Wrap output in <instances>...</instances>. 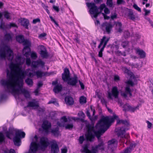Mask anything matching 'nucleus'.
<instances>
[{
    "label": "nucleus",
    "mask_w": 153,
    "mask_h": 153,
    "mask_svg": "<svg viewBox=\"0 0 153 153\" xmlns=\"http://www.w3.org/2000/svg\"><path fill=\"white\" fill-rule=\"evenodd\" d=\"M13 52L10 47L5 45L0 49V57L5 60L6 59L10 62L9 67L10 71L7 69V78L2 79L0 82L4 89L13 87H23V79L25 74V71H22L12 62L13 57Z\"/></svg>",
    "instance_id": "obj_1"
},
{
    "label": "nucleus",
    "mask_w": 153,
    "mask_h": 153,
    "mask_svg": "<svg viewBox=\"0 0 153 153\" xmlns=\"http://www.w3.org/2000/svg\"><path fill=\"white\" fill-rule=\"evenodd\" d=\"M117 118H118V117L116 115H114L111 117H102L98 124L100 126V130L98 131L95 130L94 127L88 126H87V133L85 134L87 140L90 142L93 141L95 136H96L99 143L95 147H92L91 151L88 149L87 145H85L83 147V152L85 153H96L98 150H104V144L100 137L102 134L104 133L110 126L111 123H113L115 119Z\"/></svg>",
    "instance_id": "obj_2"
},
{
    "label": "nucleus",
    "mask_w": 153,
    "mask_h": 153,
    "mask_svg": "<svg viewBox=\"0 0 153 153\" xmlns=\"http://www.w3.org/2000/svg\"><path fill=\"white\" fill-rule=\"evenodd\" d=\"M22 87L18 86L17 88V87H13L12 88L5 89L4 93H1L0 94V101H1L7 98V96L5 93L6 92L11 93L15 97L16 96H19L20 94H22L26 98H29L30 95L29 92L25 89L22 88Z\"/></svg>",
    "instance_id": "obj_3"
},
{
    "label": "nucleus",
    "mask_w": 153,
    "mask_h": 153,
    "mask_svg": "<svg viewBox=\"0 0 153 153\" xmlns=\"http://www.w3.org/2000/svg\"><path fill=\"white\" fill-rule=\"evenodd\" d=\"M14 132L15 133V136L13 138V141L16 146H19L20 145L21 138H24L25 134L24 132L22 131L21 130H18L13 128H10L8 131L5 132L6 137L10 139H11L10 136L13 135Z\"/></svg>",
    "instance_id": "obj_4"
},
{
    "label": "nucleus",
    "mask_w": 153,
    "mask_h": 153,
    "mask_svg": "<svg viewBox=\"0 0 153 153\" xmlns=\"http://www.w3.org/2000/svg\"><path fill=\"white\" fill-rule=\"evenodd\" d=\"M62 78L64 82H67L68 85L72 87L76 86L78 82V77L76 75L74 77H70V71L67 68H65L62 74Z\"/></svg>",
    "instance_id": "obj_5"
},
{
    "label": "nucleus",
    "mask_w": 153,
    "mask_h": 153,
    "mask_svg": "<svg viewBox=\"0 0 153 153\" xmlns=\"http://www.w3.org/2000/svg\"><path fill=\"white\" fill-rule=\"evenodd\" d=\"M126 83L127 85L125 88V91L122 92L121 93V96L125 98L127 97L128 94H129L130 96H132V94L129 85L133 86L134 85V82L131 80L128 81L126 82Z\"/></svg>",
    "instance_id": "obj_6"
},
{
    "label": "nucleus",
    "mask_w": 153,
    "mask_h": 153,
    "mask_svg": "<svg viewBox=\"0 0 153 153\" xmlns=\"http://www.w3.org/2000/svg\"><path fill=\"white\" fill-rule=\"evenodd\" d=\"M128 129L122 127L118 131L117 134L118 137L120 138L119 142L122 143H124V139H128V134H125L126 131Z\"/></svg>",
    "instance_id": "obj_7"
},
{
    "label": "nucleus",
    "mask_w": 153,
    "mask_h": 153,
    "mask_svg": "<svg viewBox=\"0 0 153 153\" xmlns=\"http://www.w3.org/2000/svg\"><path fill=\"white\" fill-rule=\"evenodd\" d=\"M22 43L25 46L23 49V53L25 56L27 57L30 51V47L31 46V43L27 39H25Z\"/></svg>",
    "instance_id": "obj_8"
},
{
    "label": "nucleus",
    "mask_w": 153,
    "mask_h": 153,
    "mask_svg": "<svg viewBox=\"0 0 153 153\" xmlns=\"http://www.w3.org/2000/svg\"><path fill=\"white\" fill-rule=\"evenodd\" d=\"M51 153H58L59 148L57 142L53 140L51 142Z\"/></svg>",
    "instance_id": "obj_9"
},
{
    "label": "nucleus",
    "mask_w": 153,
    "mask_h": 153,
    "mask_svg": "<svg viewBox=\"0 0 153 153\" xmlns=\"http://www.w3.org/2000/svg\"><path fill=\"white\" fill-rule=\"evenodd\" d=\"M86 5L90 9L89 11L91 14L96 13L99 11V7H98L94 3H87Z\"/></svg>",
    "instance_id": "obj_10"
},
{
    "label": "nucleus",
    "mask_w": 153,
    "mask_h": 153,
    "mask_svg": "<svg viewBox=\"0 0 153 153\" xmlns=\"http://www.w3.org/2000/svg\"><path fill=\"white\" fill-rule=\"evenodd\" d=\"M119 93V92L117 87L115 86L114 87L112 88L111 93L110 92H108V97L109 99H112V96H113L115 98H117L118 97Z\"/></svg>",
    "instance_id": "obj_11"
},
{
    "label": "nucleus",
    "mask_w": 153,
    "mask_h": 153,
    "mask_svg": "<svg viewBox=\"0 0 153 153\" xmlns=\"http://www.w3.org/2000/svg\"><path fill=\"white\" fill-rule=\"evenodd\" d=\"M112 27L113 25L112 24L107 22L103 23L101 25V29L103 30H105L108 33L110 32Z\"/></svg>",
    "instance_id": "obj_12"
},
{
    "label": "nucleus",
    "mask_w": 153,
    "mask_h": 153,
    "mask_svg": "<svg viewBox=\"0 0 153 153\" xmlns=\"http://www.w3.org/2000/svg\"><path fill=\"white\" fill-rule=\"evenodd\" d=\"M45 62L41 59H39L36 61H33L31 64V67L32 68H38L39 65L43 68L45 65Z\"/></svg>",
    "instance_id": "obj_13"
},
{
    "label": "nucleus",
    "mask_w": 153,
    "mask_h": 153,
    "mask_svg": "<svg viewBox=\"0 0 153 153\" xmlns=\"http://www.w3.org/2000/svg\"><path fill=\"white\" fill-rule=\"evenodd\" d=\"M39 48L40 50L39 53L41 57L43 58H47L48 56V54L46 48L42 45L39 46Z\"/></svg>",
    "instance_id": "obj_14"
},
{
    "label": "nucleus",
    "mask_w": 153,
    "mask_h": 153,
    "mask_svg": "<svg viewBox=\"0 0 153 153\" xmlns=\"http://www.w3.org/2000/svg\"><path fill=\"white\" fill-rule=\"evenodd\" d=\"M109 39V38H107L105 36H104L101 39L100 44L98 47V48H100L101 46L103 45V43H104L101 49L104 51V49Z\"/></svg>",
    "instance_id": "obj_15"
},
{
    "label": "nucleus",
    "mask_w": 153,
    "mask_h": 153,
    "mask_svg": "<svg viewBox=\"0 0 153 153\" xmlns=\"http://www.w3.org/2000/svg\"><path fill=\"white\" fill-rule=\"evenodd\" d=\"M51 125L50 123L47 121H45L43 122L42 127L43 129L45 131V132L48 133L49 129L51 127Z\"/></svg>",
    "instance_id": "obj_16"
},
{
    "label": "nucleus",
    "mask_w": 153,
    "mask_h": 153,
    "mask_svg": "<svg viewBox=\"0 0 153 153\" xmlns=\"http://www.w3.org/2000/svg\"><path fill=\"white\" fill-rule=\"evenodd\" d=\"M27 107H35L36 108L39 107V104L38 101L34 99L28 102Z\"/></svg>",
    "instance_id": "obj_17"
},
{
    "label": "nucleus",
    "mask_w": 153,
    "mask_h": 153,
    "mask_svg": "<svg viewBox=\"0 0 153 153\" xmlns=\"http://www.w3.org/2000/svg\"><path fill=\"white\" fill-rule=\"evenodd\" d=\"M57 124L60 127L65 126V128L66 129H72L74 126L73 125L72 123L68 124L65 126L64 123H63L62 122L60 123L59 122H58L57 123Z\"/></svg>",
    "instance_id": "obj_18"
},
{
    "label": "nucleus",
    "mask_w": 153,
    "mask_h": 153,
    "mask_svg": "<svg viewBox=\"0 0 153 153\" xmlns=\"http://www.w3.org/2000/svg\"><path fill=\"white\" fill-rule=\"evenodd\" d=\"M108 147L111 148L114 146L116 147L117 146V141L115 139H113L110 140L108 141Z\"/></svg>",
    "instance_id": "obj_19"
},
{
    "label": "nucleus",
    "mask_w": 153,
    "mask_h": 153,
    "mask_svg": "<svg viewBox=\"0 0 153 153\" xmlns=\"http://www.w3.org/2000/svg\"><path fill=\"white\" fill-rule=\"evenodd\" d=\"M34 73L35 76L36 75L37 78H42L47 74V72H42L41 70H38L36 71H34Z\"/></svg>",
    "instance_id": "obj_20"
},
{
    "label": "nucleus",
    "mask_w": 153,
    "mask_h": 153,
    "mask_svg": "<svg viewBox=\"0 0 153 153\" xmlns=\"http://www.w3.org/2000/svg\"><path fill=\"white\" fill-rule=\"evenodd\" d=\"M123 110L125 111H131L133 112H134L137 109V108H133L128 104L125 105L123 107Z\"/></svg>",
    "instance_id": "obj_21"
},
{
    "label": "nucleus",
    "mask_w": 153,
    "mask_h": 153,
    "mask_svg": "<svg viewBox=\"0 0 153 153\" xmlns=\"http://www.w3.org/2000/svg\"><path fill=\"white\" fill-rule=\"evenodd\" d=\"M25 74L26 75L31 78L35 76L34 71H33V70H31L30 68L27 69L25 71Z\"/></svg>",
    "instance_id": "obj_22"
},
{
    "label": "nucleus",
    "mask_w": 153,
    "mask_h": 153,
    "mask_svg": "<svg viewBox=\"0 0 153 153\" xmlns=\"http://www.w3.org/2000/svg\"><path fill=\"white\" fill-rule=\"evenodd\" d=\"M66 104L68 105H72L74 103V100L73 98L69 96L66 97L65 99Z\"/></svg>",
    "instance_id": "obj_23"
},
{
    "label": "nucleus",
    "mask_w": 153,
    "mask_h": 153,
    "mask_svg": "<svg viewBox=\"0 0 153 153\" xmlns=\"http://www.w3.org/2000/svg\"><path fill=\"white\" fill-rule=\"evenodd\" d=\"M62 85L58 84L54 87L53 89V91L55 93H58L62 91Z\"/></svg>",
    "instance_id": "obj_24"
},
{
    "label": "nucleus",
    "mask_w": 153,
    "mask_h": 153,
    "mask_svg": "<svg viewBox=\"0 0 153 153\" xmlns=\"http://www.w3.org/2000/svg\"><path fill=\"white\" fill-rule=\"evenodd\" d=\"M51 132L55 136H58L60 133L59 127L57 126L55 128L52 129Z\"/></svg>",
    "instance_id": "obj_25"
},
{
    "label": "nucleus",
    "mask_w": 153,
    "mask_h": 153,
    "mask_svg": "<svg viewBox=\"0 0 153 153\" xmlns=\"http://www.w3.org/2000/svg\"><path fill=\"white\" fill-rule=\"evenodd\" d=\"M122 124L127 126H129V123L128 121L126 120H120L119 119H117V124Z\"/></svg>",
    "instance_id": "obj_26"
},
{
    "label": "nucleus",
    "mask_w": 153,
    "mask_h": 153,
    "mask_svg": "<svg viewBox=\"0 0 153 153\" xmlns=\"http://www.w3.org/2000/svg\"><path fill=\"white\" fill-rule=\"evenodd\" d=\"M21 25L24 27L25 28L27 29H28V26L29 24V21L27 19H24L21 20Z\"/></svg>",
    "instance_id": "obj_27"
},
{
    "label": "nucleus",
    "mask_w": 153,
    "mask_h": 153,
    "mask_svg": "<svg viewBox=\"0 0 153 153\" xmlns=\"http://www.w3.org/2000/svg\"><path fill=\"white\" fill-rule=\"evenodd\" d=\"M116 28L117 31L120 33H121L123 31L122 28V24L121 22H117L116 23Z\"/></svg>",
    "instance_id": "obj_28"
},
{
    "label": "nucleus",
    "mask_w": 153,
    "mask_h": 153,
    "mask_svg": "<svg viewBox=\"0 0 153 153\" xmlns=\"http://www.w3.org/2000/svg\"><path fill=\"white\" fill-rule=\"evenodd\" d=\"M128 16L129 19L132 20H134L136 18L134 14L133 11L131 10H130L128 14Z\"/></svg>",
    "instance_id": "obj_29"
},
{
    "label": "nucleus",
    "mask_w": 153,
    "mask_h": 153,
    "mask_svg": "<svg viewBox=\"0 0 153 153\" xmlns=\"http://www.w3.org/2000/svg\"><path fill=\"white\" fill-rule=\"evenodd\" d=\"M137 52L140 56V58H143L145 57L146 53L143 51L138 50H137Z\"/></svg>",
    "instance_id": "obj_30"
},
{
    "label": "nucleus",
    "mask_w": 153,
    "mask_h": 153,
    "mask_svg": "<svg viewBox=\"0 0 153 153\" xmlns=\"http://www.w3.org/2000/svg\"><path fill=\"white\" fill-rule=\"evenodd\" d=\"M122 69L124 73L128 74L129 76H132L133 74L132 72L126 68L123 67Z\"/></svg>",
    "instance_id": "obj_31"
},
{
    "label": "nucleus",
    "mask_w": 153,
    "mask_h": 153,
    "mask_svg": "<svg viewBox=\"0 0 153 153\" xmlns=\"http://www.w3.org/2000/svg\"><path fill=\"white\" fill-rule=\"evenodd\" d=\"M16 38L17 41L20 43H23L25 39L24 36L22 35L16 36Z\"/></svg>",
    "instance_id": "obj_32"
},
{
    "label": "nucleus",
    "mask_w": 153,
    "mask_h": 153,
    "mask_svg": "<svg viewBox=\"0 0 153 153\" xmlns=\"http://www.w3.org/2000/svg\"><path fill=\"white\" fill-rule=\"evenodd\" d=\"M25 82L30 87L32 86L33 84V81L32 79L29 78H27L25 79Z\"/></svg>",
    "instance_id": "obj_33"
},
{
    "label": "nucleus",
    "mask_w": 153,
    "mask_h": 153,
    "mask_svg": "<svg viewBox=\"0 0 153 153\" xmlns=\"http://www.w3.org/2000/svg\"><path fill=\"white\" fill-rule=\"evenodd\" d=\"M78 116L81 118H80V120L82 122H84V119L85 117V115L84 113L82 111H79L78 114Z\"/></svg>",
    "instance_id": "obj_34"
},
{
    "label": "nucleus",
    "mask_w": 153,
    "mask_h": 153,
    "mask_svg": "<svg viewBox=\"0 0 153 153\" xmlns=\"http://www.w3.org/2000/svg\"><path fill=\"white\" fill-rule=\"evenodd\" d=\"M3 14L4 15V17L7 19H11L10 16L11 13H9L7 11H5L3 12Z\"/></svg>",
    "instance_id": "obj_35"
},
{
    "label": "nucleus",
    "mask_w": 153,
    "mask_h": 153,
    "mask_svg": "<svg viewBox=\"0 0 153 153\" xmlns=\"http://www.w3.org/2000/svg\"><path fill=\"white\" fill-rule=\"evenodd\" d=\"M4 39L7 41H9L12 39V37L9 33H7L4 37Z\"/></svg>",
    "instance_id": "obj_36"
},
{
    "label": "nucleus",
    "mask_w": 153,
    "mask_h": 153,
    "mask_svg": "<svg viewBox=\"0 0 153 153\" xmlns=\"http://www.w3.org/2000/svg\"><path fill=\"white\" fill-rule=\"evenodd\" d=\"M129 42L128 41L122 42L121 45L123 48H126L128 47Z\"/></svg>",
    "instance_id": "obj_37"
},
{
    "label": "nucleus",
    "mask_w": 153,
    "mask_h": 153,
    "mask_svg": "<svg viewBox=\"0 0 153 153\" xmlns=\"http://www.w3.org/2000/svg\"><path fill=\"white\" fill-rule=\"evenodd\" d=\"M31 57L32 59H36L37 57L36 53L35 52H32L31 54Z\"/></svg>",
    "instance_id": "obj_38"
},
{
    "label": "nucleus",
    "mask_w": 153,
    "mask_h": 153,
    "mask_svg": "<svg viewBox=\"0 0 153 153\" xmlns=\"http://www.w3.org/2000/svg\"><path fill=\"white\" fill-rule=\"evenodd\" d=\"M5 139L4 135L3 133L1 132H0V143H2Z\"/></svg>",
    "instance_id": "obj_39"
},
{
    "label": "nucleus",
    "mask_w": 153,
    "mask_h": 153,
    "mask_svg": "<svg viewBox=\"0 0 153 153\" xmlns=\"http://www.w3.org/2000/svg\"><path fill=\"white\" fill-rule=\"evenodd\" d=\"M106 4L109 7H112L113 5L112 0H107Z\"/></svg>",
    "instance_id": "obj_40"
},
{
    "label": "nucleus",
    "mask_w": 153,
    "mask_h": 153,
    "mask_svg": "<svg viewBox=\"0 0 153 153\" xmlns=\"http://www.w3.org/2000/svg\"><path fill=\"white\" fill-rule=\"evenodd\" d=\"M85 140V139L84 137V136H80L79 137V143L80 144H82L83 143V141Z\"/></svg>",
    "instance_id": "obj_41"
},
{
    "label": "nucleus",
    "mask_w": 153,
    "mask_h": 153,
    "mask_svg": "<svg viewBox=\"0 0 153 153\" xmlns=\"http://www.w3.org/2000/svg\"><path fill=\"white\" fill-rule=\"evenodd\" d=\"M79 101L80 103H86V99L84 96H81L80 98Z\"/></svg>",
    "instance_id": "obj_42"
},
{
    "label": "nucleus",
    "mask_w": 153,
    "mask_h": 153,
    "mask_svg": "<svg viewBox=\"0 0 153 153\" xmlns=\"http://www.w3.org/2000/svg\"><path fill=\"white\" fill-rule=\"evenodd\" d=\"M133 7L136 10L139 12H141V9L136 4H134L133 5Z\"/></svg>",
    "instance_id": "obj_43"
},
{
    "label": "nucleus",
    "mask_w": 153,
    "mask_h": 153,
    "mask_svg": "<svg viewBox=\"0 0 153 153\" xmlns=\"http://www.w3.org/2000/svg\"><path fill=\"white\" fill-rule=\"evenodd\" d=\"M105 5L104 4H101L99 7V9L100 10V11L101 12V13L102 12V11L103 10L104 8H105Z\"/></svg>",
    "instance_id": "obj_44"
},
{
    "label": "nucleus",
    "mask_w": 153,
    "mask_h": 153,
    "mask_svg": "<svg viewBox=\"0 0 153 153\" xmlns=\"http://www.w3.org/2000/svg\"><path fill=\"white\" fill-rule=\"evenodd\" d=\"M130 35V33L128 31H126L124 32V36L125 38H128Z\"/></svg>",
    "instance_id": "obj_45"
},
{
    "label": "nucleus",
    "mask_w": 153,
    "mask_h": 153,
    "mask_svg": "<svg viewBox=\"0 0 153 153\" xmlns=\"http://www.w3.org/2000/svg\"><path fill=\"white\" fill-rule=\"evenodd\" d=\"M101 12H99V11L97 12L96 13H92L91 14L93 15V17L95 18V19H97V16H98V15L99 14L101 13Z\"/></svg>",
    "instance_id": "obj_46"
},
{
    "label": "nucleus",
    "mask_w": 153,
    "mask_h": 153,
    "mask_svg": "<svg viewBox=\"0 0 153 153\" xmlns=\"http://www.w3.org/2000/svg\"><path fill=\"white\" fill-rule=\"evenodd\" d=\"M131 150L130 148L128 147L125 150L123 153H131Z\"/></svg>",
    "instance_id": "obj_47"
},
{
    "label": "nucleus",
    "mask_w": 153,
    "mask_h": 153,
    "mask_svg": "<svg viewBox=\"0 0 153 153\" xmlns=\"http://www.w3.org/2000/svg\"><path fill=\"white\" fill-rule=\"evenodd\" d=\"M26 64L27 66H30L31 64V60L30 58H27L26 59Z\"/></svg>",
    "instance_id": "obj_48"
},
{
    "label": "nucleus",
    "mask_w": 153,
    "mask_h": 153,
    "mask_svg": "<svg viewBox=\"0 0 153 153\" xmlns=\"http://www.w3.org/2000/svg\"><path fill=\"white\" fill-rule=\"evenodd\" d=\"M114 80L115 82H118L120 80V78L118 75H115L114 76Z\"/></svg>",
    "instance_id": "obj_49"
},
{
    "label": "nucleus",
    "mask_w": 153,
    "mask_h": 153,
    "mask_svg": "<svg viewBox=\"0 0 153 153\" xmlns=\"http://www.w3.org/2000/svg\"><path fill=\"white\" fill-rule=\"evenodd\" d=\"M61 120L64 123H66L68 121V119L65 116H64L61 117Z\"/></svg>",
    "instance_id": "obj_50"
},
{
    "label": "nucleus",
    "mask_w": 153,
    "mask_h": 153,
    "mask_svg": "<svg viewBox=\"0 0 153 153\" xmlns=\"http://www.w3.org/2000/svg\"><path fill=\"white\" fill-rule=\"evenodd\" d=\"M144 11L145 12V16H147L150 12V10H147L145 8H144Z\"/></svg>",
    "instance_id": "obj_51"
},
{
    "label": "nucleus",
    "mask_w": 153,
    "mask_h": 153,
    "mask_svg": "<svg viewBox=\"0 0 153 153\" xmlns=\"http://www.w3.org/2000/svg\"><path fill=\"white\" fill-rule=\"evenodd\" d=\"M40 21L39 19L37 18L33 20V22L34 24H36L37 22H39Z\"/></svg>",
    "instance_id": "obj_52"
},
{
    "label": "nucleus",
    "mask_w": 153,
    "mask_h": 153,
    "mask_svg": "<svg viewBox=\"0 0 153 153\" xmlns=\"http://www.w3.org/2000/svg\"><path fill=\"white\" fill-rule=\"evenodd\" d=\"M53 8L54 10H55L56 12H58L59 11V9L58 7L54 5L53 6Z\"/></svg>",
    "instance_id": "obj_53"
},
{
    "label": "nucleus",
    "mask_w": 153,
    "mask_h": 153,
    "mask_svg": "<svg viewBox=\"0 0 153 153\" xmlns=\"http://www.w3.org/2000/svg\"><path fill=\"white\" fill-rule=\"evenodd\" d=\"M146 122L147 124L148 128H150L152 126V124L148 121H146Z\"/></svg>",
    "instance_id": "obj_54"
},
{
    "label": "nucleus",
    "mask_w": 153,
    "mask_h": 153,
    "mask_svg": "<svg viewBox=\"0 0 153 153\" xmlns=\"http://www.w3.org/2000/svg\"><path fill=\"white\" fill-rule=\"evenodd\" d=\"M4 23L3 22V20L1 19V21L0 28L1 29H4Z\"/></svg>",
    "instance_id": "obj_55"
},
{
    "label": "nucleus",
    "mask_w": 153,
    "mask_h": 153,
    "mask_svg": "<svg viewBox=\"0 0 153 153\" xmlns=\"http://www.w3.org/2000/svg\"><path fill=\"white\" fill-rule=\"evenodd\" d=\"M79 82L82 89V90L84 89L85 88V86L83 84L80 80H79Z\"/></svg>",
    "instance_id": "obj_56"
},
{
    "label": "nucleus",
    "mask_w": 153,
    "mask_h": 153,
    "mask_svg": "<svg viewBox=\"0 0 153 153\" xmlns=\"http://www.w3.org/2000/svg\"><path fill=\"white\" fill-rule=\"evenodd\" d=\"M43 84L41 81H39L38 83L37 88H39L43 85Z\"/></svg>",
    "instance_id": "obj_57"
},
{
    "label": "nucleus",
    "mask_w": 153,
    "mask_h": 153,
    "mask_svg": "<svg viewBox=\"0 0 153 153\" xmlns=\"http://www.w3.org/2000/svg\"><path fill=\"white\" fill-rule=\"evenodd\" d=\"M46 35V34L45 33H42L41 34H40L39 36V38H43V37H45V36Z\"/></svg>",
    "instance_id": "obj_58"
},
{
    "label": "nucleus",
    "mask_w": 153,
    "mask_h": 153,
    "mask_svg": "<svg viewBox=\"0 0 153 153\" xmlns=\"http://www.w3.org/2000/svg\"><path fill=\"white\" fill-rule=\"evenodd\" d=\"M104 11L105 14H107L109 13L110 12L109 9L107 7H105L104 9Z\"/></svg>",
    "instance_id": "obj_59"
},
{
    "label": "nucleus",
    "mask_w": 153,
    "mask_h": 153,
    "mask_svg": "<svg viewBox=\"0 0 153 153\" xmlns=\"http://www.w3.org/2000/svg\"><path fill=\"white\" fill-rule=\"evenodd\" d=\"M136 144L135 143H131L130 144V146L129 148H130L132 150V149L133 147H134L135 146Z\"/></svg>",
    "instance_id": "obj_60"
},
{
    "label": "nucleus",
    "mask_w": 153,
    "mask_h": 153,
    "mask_svg": "<svg viewBox=\"0 0 153 153\" xmlns=\"http://www.w3.org/2000/svg\"><path fill=\"white\" fill-rule=\"evenodd\" d=\"M103 51L102 50H100V51L99 52L98 56L100 57H102V52Z\"/></svg>",
    "instance_id": "obj_61"
},
{
    "label": "nucleus",
    "mask_w": 153,
    "mask_h": 153,
    "mask_svg": "<svg viewBox=\"0 0 153 153\" xmlns=\"http://www.w3.org/2000/svg\"><path fill=\"white\" fill-rule=\"evenodd\" d=\"M117 15L116 13H115L114 15H112L111 16V18L112 19H116L117 18Z\"/></svg>",
    "instance_id": "obj_62"
},
{
    "label": "nucleus",
    "mask_w": 153,
    "mask_h": 153,
    "mask_svg": "<svg viewBox=\"0 0 153 153\" xmlns=\"http://www.w3.org/2000/svg\"><path fill=\"white\" fill-rule=\"evenodd\" d=\"M103 14L104 18L105 19H110V17L106 15L104 13H102Z\"/></svg>",
    "instance_id": "obj_63"
},
{
    "label": "nucleus",
    "mask_w": 153,
    "mask_h": 153,
    "mask_svg": "<svg viewBox=\"0 0 153 153\" xmlns=\"http://www.w3.org/2000/svg\"><path fill=\"white\" fill-rule=\"evenodd\" d=\"M61 153H67V149H63L61 150Z\"/></svg>",
    "instance_id": "obj_64"
}]
</instances>
